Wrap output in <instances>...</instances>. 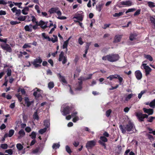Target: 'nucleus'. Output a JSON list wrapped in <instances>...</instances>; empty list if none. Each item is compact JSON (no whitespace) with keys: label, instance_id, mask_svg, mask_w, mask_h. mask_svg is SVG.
Segmentation results:
<instances>
[{"label":"nucleus","instance_id":"f257e3e1","mask_svg":"<svg viewBox=\"0 0 155 155\" xmlns=\"http://www.w3.org/2000/svg\"><path fill=\"white\" fill-rule=\"evenodd\" d=\"M119 127L122 133L124 134L125 133L126 131L128 132L132 131L134 133L137 132V130L135 129L134 125L131 122H129L128 124L126 125L124 128L121 125H120Z\"/></svg>","mask_w":155,"mask_h":155},{"label":"nucleus","instance_id":"f03ea898","mask_svg":"<svg viewBox=\"0 0 155 155\" xmlns=\"http://www.w3.org/2000/svg\"><path fill=\"white\" fill-rule=\"evenodd\" d=\"M48 12L51 14L56 13L58 16L57 18L60 20L65 19L67 17L65 16H61L62 13L59 10V8L57 7L52 8L50 9Z\"/></svg>","mask_w":155,"mask_h":155},{"label":"nucleus","instance_id":"7ed1b4c3","mask_svg":"<svg viewBox=\"0 0 155 155\" xmlns=\"http://www.w3.org/2000/svg\"><path fill=\"white\" fill-rule=\"evenodd\" d=\"M119 58L118 54H112L108 55L102 57V59L104 60H106L110 62H114L117 61Z\"/></svg>","mask_w":155,"mask_h":155},{"label":"nucleus","instance_id":"20e7f679","mask_svg":"<svg viewBox=\"0 0 155 155\" xmlns=\"http://www.w3.org/2000/svg\"><path fill=\"white\" fill-rule=\"evenodd\" d=\"M107 79H109L111 81L114 79H118L120 84H121L122 83L123 81V79L119 75L115 74L114 75H111L107 78Z\"/></svg>","mask_w":155,"mask_h":155},{"label":"nucleus","instance_id":"39448f33","mask_svg":"<svg viewBox=\"0 0 155 155\" xmlns=\"http://www.w3.org/2000/svg\"><path fill=\"white\" fill-rule=\"evenodd\" d=\"M96 140L87 141L85 147L87 150L92 149L96 144Z\"/></svg>","mask_w":155,"mask_h":155},{"label":"nucleus","instance_id":"423d86ee","mask_svg":"<svg viewBox=\"0 0 155 155\" xmlns=\"http://www.w3.org/2000/svg\"><path fill=\"white\" fill-rule=\"evenodd\" d=\"M64 54L63 51H61L59 54L58 58L59 61H62L63 64H65L68 61L67 57L64 56Z\"/></svg>","mask_w":155,"mask_h":155},{"label":"nucleus","instance_id":"0eeeda50","mask_svg":"<svg viewBox=\"0 0 155 155\" xmlns=\"http://www.w3.org/2000/svg\"><path fill=\"white\" fill-rule=\"evenodd\" d=\"M83 13L82 11L78 12L74 14L73 18H76L80 21H82L84 17Z\"/></svg>","mask_w":155,"mask_h":155},{"label":"nucleus","instance_id":"6e6552de","mask_svg":"<svg viewBox=\"0 0 155 155\" xmlns=\"http://www.w3.org/2000/svg\"><path fill=\"white\" fill-rule=\"evenodd\" d=\"M42 61L40 57H38L37 58L34 60L33 64L35 68H37L41 66L40 64Z\"/></svg>","mask_w":155,"mask_h":155},{"label":"nucleus","instance_id":"1a4fd4ad","mask_svg":"<svg viewBox=\"0 0 155 155\" xmlns=\"http://www.w3.org/2000/svg\"><path fill=\"white\" fill-rule=\"evenodd\" d=\"M136 115L140 121H143L144 118H147L148 117V115L147 114H143L140 112L137 113Z\"/></svg>","mask_w":155,"mask_h":155},{"label":"nucleus","instance_id":"9d476101","mask_svg":"<svg viewBox=\"0 0 155 155\" xmlns=\"http://www.w3.org/2000/svg\"><path fill=\"white\" fill-rule=\"evenodd\" d=\"M142 66L145 70L146 75L147 76L149 75L150 72L151 71V69L147 65V64L145 63L143 64Z\"/></svg>","mask_w":155,"mask_h":155},{"label":"nucleus","instance_id":"9b49d317","mask_svg":"<svg viewBox=\"0 0 155 155\" xmlns=\"http://www.w3.org/2000/svg\"><path fill=\"white\" fill-rule=\"evenodd\" d=\"M120 3L121 5L126 6H130L133 5L132 1L130 0L122 1L120 2Z\"/></svg>","mask_w":155,"mask_h":155},{"label":"nucleus","instance_id":"f8f14e48","mask_svg":"<svg viewBox=\"0 0 155 155\" xmlns=\"http://www.w3.org/2000/svg\"><path fill=\"white\" fill-rule=\"evenodd\" d=\"M2 48L4 50H6L7 51L11 52L12 51V49L10 45L7 44H5L1 46Z\"/></svg>","mask_w":155,"mask_h":155},{"label":"nucleus","instance_id":"ddd939ff","mask_svg":"<svg viewBox=\"0 0 155 155\" xmlns=\"http://www.w3.org/2000/svg\"><path fill=\"white\" fill-rule=\"evenodd\" d=\"M48 23V22H44V21L41 20L39 22L38 25L41 26V28L43 29H45L48 27L47 25Z\"/></svg>","mask_w":155,"mask_h":155},{"label":"nucleus","instance_id":"4468645a","mask_svg":"<svg viewBox=\"0 0 155 155\" xmlns=\"http://www.w3.org/2000/svg\"><path fill=\"white\" fill-rule=\"evenodd\" d=\"M135 75L138 80H140L142 77V74L140 70H137L135 72Z\"/></svg>","mask_w":155,"mask_h":155},{"label":"nucleus","instance_id":"2eb2a0df","mask_svg":"<svg viewBox=\"0 0 155 155\" xmlns=\"http://www.w3.org/2000/svg\"><path fill=\"white\" fill-rule=\"evenodd\" d=\"M143 110L145 113L148 114L149 115H152L153 113V109H147L143 108Z\"/></svg>","mask_w":155,"mask_h":155},{"label":"nucleus","instance_id":"dca6fc26","mask_svg":"<svg viewBox=\"0 0 155 155\" xmlns=\"http://www.w3.org/2000/svg\"><path fill=\"white\" fill-rule=\"evenodd\" d=\"M70 109L69 107L67 106L65 107L63 110V115H66L69 114L70 113Z\"/></svg>","mask_w":155,"mask_h":155},{"label":"nucleus","instance_id":"f3484780","mask_svg":"<svg viewBox=\"0 0 155 155\" xmlns=\"http://www.w3.org/2000/svg\"><path fill=\"white\" fill-rule=\"evenodd\" d=\"M58 76L59 78L60 81L65 84L67 83V81L65 80L64 76L61 75L60 73H59L58 74Z\"/></svg>","mask_w":155,"mask_h":155},{"label":"nucleus","instance_id":"a211bd4d","mask_svg":"<svg viewBox=\"0 0 155 155\" xmlns=\"http://www.w3.org/2000/svg\"><path fill=\"white\" fill-rule=\"evenodd\" d=\"M18 134V139H20L25 135V133L24 130L21 129L19 131Z\"/></svg>","mask_w":155,"mask_h":155},{"label":"nucleus","instance_id":"6ab92c4d","mask_svg":"<svg viewBox=\"0 0 155 155\" xmlns=\"http://www.w3.org/2000/svg\"><path fill=\"white\" fill-rule=\"evenodd\" d=\"M122 38L121 35H116L114 38L113 42L114 43H117L120 42Z\"/></svg>","mask_w":155,"mask_h":155},{"label":"nucleus","instance_id":"aec40b11","mask_svg":"<svg viewBox=\"0 0 155 155\" xmlns=\"http://www.w3.org/2000/svg\"><path fill=\"white\" fill-rule=\"evenodd\" d=\"M137 36V35L135 33L131 34L129 37L130 40L131 41L136 40Z\"/></svg>","mask_w":155,"mask_h":155},{"label":"nucleus","instance_id":"412c9836","mask_svg":"<svg viewBox=\"0 0 155 155\" xmlns=\"http://www.w3.org/2000/svg\"><path fill=\"white\" fill-rule=\"evenodd\" d=\"M25 30L28 31H31L32 30V25L31 24H30L29 25H26L25 27Z\"/></svg>","mask_w":155,"mask_h":155},{"label":"nucleus","instance_id":"4be33fe9","mask_svg":"<svg viewBox=\"0 0 155 155\" xmlns=\"http://www.w3.org/2000/svg\"><path fill=\"white\" fill-rule=\"evenodd\" d=\"M29 8L28 7H25L22 10V13L24 15H26L28 14Z\"/></svg>","mask_w":155,"mask_h":155},{"label":"nucleus","instance_id":"5701e85b","mask_svg":"<svg viewBox=\"0 0 155 155\" xmlns=\"http://www.w3.org/2000/svg\"><path fill=\"white\" fill-rule=\"evenodd\" d=\"M14 130H11L9 131L8 134H6L5 135V137H11L14 134Z\"/></svg>","mask_w":155,"mask_h":155},{"label":"nucleus","instance_id":"b1692460","mask_svg":"<svg viewBox=\"0 0 155 155\" xmlns=\"http://www.w3.org/2000/svg\"><path fill=\"white\" fill-rule=\"evenodd\" d=\"M27 18H29V16L27 15L25 16L21 15L17 19L20 21H24Z\"/></svg>","mask_w":155,"mask_h":155},{"label":"nucleus","instance_id":"393cba45","mask_svg":"<svg viewBox=\"0 0 155 155\" xmlns=\"http://www.w3.org/2000/svg\"><path fill=\"white\" fill-rule=\"evenodd\" d=\"M133 95H134V94H129L125 98V99L124 100V102H125V103L126 102L129 100L132 97H133Z\"/></svg>","mask_w":155,"mask_h":155},{"label":"nucleus","instance_id":"a878e982","mask_svg":"<svg viewBox=\"0 0 155 155\" xmlns=\"http://www.w3.org/2000/svg\"><path fill=\"white\" fill-rule=\"evenodd\" d=\"M103 5V4H99L97 5L96 6V10L99 12H100L101 11Z\"/></svg>","mask_w":155,"mask_h":155},{"label":"nucleus","instance_id":"bb28decb","mask_svg":"<svg viewBox=\"0 0 155 155\" xmlns=\"http://www.w3.org/2000/svg\"><path fill=\"white\" fill-rule=\"evenodd\" d=\"M31 43H25L22 47L23 48H27L31 47Z\"/></svg>","mask_w":155,"mask_h":155},{"label":"nucleus","instance_id":"cd10ccee","mask_svg":"<svg viewBox=\"0 0 155 155\" xmlns=\"http://www.w3.org/2000/svg\"><path fill=\"white\" fill-rule=\"evenodd\" d=\"M144 57L150 61H152L153 60L152 57L150 55L145 54L144 55Z\"/></svg>","mask_w":155,"mask_h":155},{"label":"nucleus","instance_id":"c85d7f7f","mask_svg":"<svg viewBox=\"0 0 155 155\" xmlns=\"http://www.w3.org/2000/svg\"><path fill=\"white\" fill-rule=\"evenodd\" d=\"M35 89H37V91H35L34 92L33 95L35 96L36 97L37 96H38L39 94V91H40V93H41V92H42V91L40 90L39 89H38L37 88H35Z\"/></svg>","mask_w":155,"mask_h":155},{"label":"nucleus","instance_id":"c756f323","mask_svg":"<svg viewBox=\"0 0 155 155\" xmlns=\"http://www.w3.org/2000/svg\"><path fill=\"white\" fill-rule=\"evenodd\" d=\"M53 36L54 38H52L51 39L50 38V40L53 43H54L58 41V37L56 35H53Z\"/></svg>","mask_w":155,"mask_h":155},{"label":"nucleus","instance_id":"7c9ffc66","mask_svg":"<svg viewBox=\"0 0 155 155\" xmlns=\"http://www.w3.org/2000/svg\"><path fill=\"white\" fill-rule=\"evenodd\" d=\"M12 3V2L11 1H8V2H6L5 0H0V4L6 5L8 4H10V3Z\"/></svg>","mask_w":155,"mask_h":155},{"label":"nucleus","instance_id":"2f4dec72","mask_svg":"<svg viewBox=\"0 0 155 155\" xmlns=\"http://www.w3.org/2000/svg\"><path fill=\"white\" fill-rule=\"evenodd\" d=\"M16 147L19 151H20L22 150L23 147L21 143H18L16 144Z\"/></svg>","mask_w":155,"mask_h":155},{"label":"nucleus","instance_id":"473e14b6","mask_svg":"<svg viewBox=\"0 0 155 155\" xmlns=\"http://www.w3.org/2000/svg\"><path fill=\"white\" fill-rule=\"evenodd\" d=\"M150 20L151 22L153 24L154 27L155 28V16H151L150 18Z\"/></svg>","mask_w":155,"mask_h":155},{"label":"nucleus","instance_id":"72a5a7b5","mask_svg":"<svg viewBox=\"0 0 155 155\" xmlns=\"http://www.w3.org/2000/svg\"><path fill=\"white\" fill-rule=\"evenodd\" d=\"M60 146V144L59 143H54L52 147L53 149H56L57 148H58Z\"/></svg>","mask_w":155,"mask_h":155},{"label":"nucleus","instance_id":"f704fd0d","mask_svg":"<svg viewBox=\"0 0 155 155\" xmlns=\"http://www.w3.org/2000/svg\"><path fill=\"white\" fill-rule=\"evenodd\" d=\"M44 125L47 128L48 127L50 126L49 121L48 120H45L44 122Z\"/></svg>","mask_w":155,"mask_h":155},{"label":"nucleus","instance_id":"c9c22d12","mask_svg":"<svg viewBox=\"0 0 155 155\" xmlns=\"http://www.w3.org/2000/svg\"><path fill=\"white\" fill-rule=\"evenodd\" d=\"M148 6L150 8H153L155 7L154 3L152 2H147Z\"/></svg>","mask_w":155,"mask_h":155},{"label":"nucleus","instance_id":"e433bc0d","mask_svg":"<svg viewBox=\"0 0 155 155\" xmlns=\"http://www.w3.org/2000/svg\"><path fill=\"white\" fill-rule=\"evenodd\" d=\"M48 88L51 89L53 88L54 86V84L53 82H50L48 84Z\"/></svg>","mask_w":155,"mask_h":155},{"label":"nucleus","instance_id":"4c0bfd02","mask_svg":"<svg viewBox=\"0 0 155 155\" xmlns=\"http://www.w3.org/2000/svg\"><path fill=\"white\" fill-rule=\"evenodd\" d=\"M42 37L45 39H47L48 41H50V37L47 35H46V34L45 33H42Z\"/></svg>","mask_w":155,"mask_h":155},{"label":"nucleus","instance_id":"58836bf2","mask_svg":"<svg viewBox=\"0 0 155 155\" xmlns=\"http://www.w3.org/2000/svg\"><path fill=\"white\" fill-rule=\"evenodd\" d=\"M30 136L32 139H35L36 137V133L34 131L32 132L30 135Z\"/></svg>","mask_w":155,"mask_h":155},{"label":"nucleus","instance_id":"ea45409f","mask_svg":"<svg viewBox=\"0 0 155 155\" xmlns=\"http://www.w3.org/2000/svg\"><path fill=\"white\" fill-rule=\"evenodd\" d=\"M150 106L153 108L155 107V99L153 100L149 104Z\"/></svg>","mask_w":155,"mask_h":155},{"label":"nucleus","instance_id":"a19ab883","mask_svg":"<svg viewBox=\"0 0 155 155\" xmlns=\"http://www.w3.org/2000/svg\"><path fill=\"white\" fill-rule=\"evenodd\" d=\"M124 12H121L119 13H115L113 15V16L115 17H119L123 15Z\"/></svg>","mask_w":155,"mask_h":155},{"label":"nucleus","instance_id":"79ce46f5","mask_svg":"<svg viewBox=\"0 0 155 155\" xmlns=\"http://www.w3.org/2000/svg\"><path fill=\"white\" fill-rule=\"evenodd\" d=\"M33 118L34 119L37 120L39 119V117L38 115L37 112H36L34 113L33 115Z\"/></svg>","mask_w":155,"mask_h":155},{"label":"nucleus","instance_id":"37998d69","mask_svg":"<svg viewBox=\"0 0 155 155\" xmlns=\"http://www.w3.org/2000/svg\"><path fill=\"white\" fill-rule=\"evenodd\" d=\"M100 140L102 142H106L107 141V139L104 136H101L100 137Z\"/></svg>","mask_w":155,"mask_h":155},{"label":"nucleus","instance_id":"c03bdc74","mask_svg":"<svg viewBox=\"0 0 155 155\" xmlns=\"http://www.w3.org/2000/svg\"><path fill=\"white\" fill-rule=\"evenodd\" d=\"M47 130V128L45 127L43 129H41L39 131V133L41 134H42L45 133Z\"/></svg>","mask_w":155,"mask_h":155},{"label":"nucleus","instance_id":"a18cd8bd","mask_svg":"<svg viewBox=\"0 0 155 155\" xmlns=\"http://www.w3.org/2000/svg\"><path fill=\"white\" fill-rule=\"evenodd\" d=\"M13 151L12 149H9L5 150V152L9 154L12 155L13 154Z\"/></svg>","mask_w":155,"mask_h":155},{"label":"nucleus","instance_id":"49530a36","mask_svg":"<svg viewBox=\"0 0 155 155\" xmlns=\"http://www.w3.org/2000/svg\"><path fill=\"white\" fill-rule=\"evenodd\" d=\"M155 117H154L150 116L148 118L147 121L149 122H151L153 121V120L155 119Z\"/></svg>","mask_w":155,"mask_h":155},{"label":"nucleus","instance_id":"de8ad7c7","mask_svg":"<svg viewBox=\"0 0 155 155\" xmlns=\"http://www.w3.org/2000/svg\"><path fill=\"white\" fill-rule=\"evenodd\" d=\"M1 147L3 149H6L8 148V146L6 144H3L1 145Z\"/></svg>","mask_w":155,"mask_h":155},{"label":"nucleus","instance_id":"09e8293b","mask_svg":"<svg viewBox=\"0 0 155 155\" xmlns=\"http://www.w3.org/2000/svg\"><path fill=\"white\" fill-rule=\"evenodd\" d=\"M65 148L66 151L68 153H70L71 152V151L69 146L68 145L66 146Z\"/></svg>","mask_w":155,"mask_h":155},{"label":"nucleus","instance_id":"8fccbe9b","mask_svg":"<svg viewBox=\"0 0 155 155\" xmlns=\"http://www.w3.org/2000/svg\"><path fill=\"white\" fill-rule=\"evenodd\" d=\"M13 3L15 5L18 6L19 8H22V7H21V5H22V3L21 2H13Z\"/></svg>","mask_w":155,"mask_h":155},{"label":"nucleus","instance_id":"3c124183","mask_svg":"<svg viewBox=\"0 0 155 155\" xmlns=\"http://www.w3.org/2000/svg\"><path fill=\"white\" fill-rule=\"evenodd\" d=\"M35 8L37 10L38 13L40 14L41 13L39 9V7L38 5H36L35 6Z\"/></svg>","mask_w":155,"mask_h":155},{"label":"nucleus","instance_id":"603ef678","mask_svg":"<svg viewBox=\"0 0 155 155\" xmlns=\"http://www.w3.org/2000/svg\"><path fill=\"white\" fill-rule=\"evenodd\" d=\"M7 74L8 76H10L11 75L12 71L9 68L8 69L7 71Z\"/></svg>","mask_w":155,"mask_h":155},{"label":"nucleus","instance_id":"864d4df0","mask_svg":"<svg viewBox=\"0 0 155 155\" xmlns=\"http://www.w3.org/2000/svg\"><path fill=\"white\" fill-rule=\"evenodd\" d=\"M111 112V110L110 109L107 110L106 112V115L107 117H109Z\"/></svg>","mask_w":155,"mask_h":155},{"label":"nucleus","instance_id":"5fc2aeb1","mask_svg":"<svg viewBox=\"0 0 155 155\" xmlns=\"http://www.w3.org/2000/svg\"><path fill=\"white\" fill-rule=\"evenodd\" d=\"M135 10L136 9L134 8H129L128 9V10L126 12V13L127 14L130 12H134Z\"/></svg>","mask_w":155,"mask_h":155},{"label":"nucleus","instance_id":"6e6d98bb","mask_svg":"<svg viewBox=\"0 0 155 155\" xmlns=\"http://www.w3.org/2000/svg\"><path fill=\"white\" fill-rule=\"evenodd\" d=\"M31 20L33 22H35L37 24H38V22L36 21V19L35 17L32 16L31 17Z\"/></svg>","mask_w":155,"mask_h":155},{"label":"nucleus","instance_id":"4d7b16f0","mask_svg":"<svg viewBox=\"0 0 155 155\" xmlns=\"http://www.w3.org/2000/svg\"><path fill=\"white\" fill-rule=\"evenodd\" d=\"M79 119L78 117L77 116H75L74 117L72 121L74 122L75 123L76 122V121H78L79 120Z\"/></svg>","mask_w":155,"mask_h":155},{"label":"nucleus","instance_id":"13d9d810","mask_svg":"<svg viewBox=\"0 0 155 155\" xmlns=\"http://www.w3.org/2000/svg\"><path fill=\"white\" fill-rule=\"evenodd\" d=\"M20 22H18L16 21H11L10 22V24L12 25H15L17 24L20 23Z\"/></svg>","mask_w":155,"mask_h":155},{"label":"nucleus","instance_id":"bf43d9fd","mask_svg":"<svg viewBox=\"0 0 155 155\" xmlns=\"http://www.w3.org/2000/svg\"><path fill=\"white\" fill-rule=\"evenodd\" d=\"M16 96L18 99L19 101L21 102L22 100V98L21 96L19 94H16Z\"/></svg>","mask_w":155,"mask_h":155},{"label":"nucleus","instance_id":"052dcab7","mask_svg":"<svg viewBox=\"0 0 155 155\" xmlns=\"http://www.w3.org/2000/svg\"><path fill=\"white\" fill-rule=\"evenodd\" d=\"M18 92H19V91H21V93L23 94H24L25 93V91L24 89L19 88L18 89Z\"/></svg>","mask_w":155,"mask_h":155},{"label":"nucleus","instance_id":"680f3d73","mask_svg":"<svg viewBox=\"0 0 155 155\" xmlns=\"http://www.w3.org/2000/svg\"><path fill=\"white\" fill-rule=\"evenodd\" d=\"M98 142L99 143L104 147L105 149L106 148V144L104 143L101 141V140H99Z\"/></svg>","mask_w":155,"mask_h":155},{"label":"nucleus","instance_id":"e2e57ef3","mask_svg":"<svg viewBox=\"0 0 155 155\" xmlns=\"http://www.w3.org/2000/svg\"><path fill=\"white\" fill-rule=\"evenodd\" d=\"M16 15L19 16L21 13V10L20 9H17L15 12Z\"/></svg>","mask_w":155,"mask_h":155},{"label":"nucleus","instance_id":"0e129e2a","mask_svg":"<svg viewBox=\"0 0 155 155\" xmlns=\"http://www.w3.org/2000/svg\"><path fill=\"white\" fill-rule=\"evenodd\" d=\"M78 42L79 44L81 45H82L84 43L82 41V38L81 37L79 38L78 39Z\"/></svg>","mask_w":155,"mask_h":155},{"label":"nucleus","instance_id":"69168bd1","mask_svg":"<svg viewBox=\"0 0 155 155\" xmlns=\"http://www.w3.org/2000/svg\"><path fill=\"white\" fill-rule=\"evenodd\" d=\"M39 152V148H37L35 150H34L32 151V153H33L35 154Z\"/></svg>","mask_w":155,"mask_h":155},{"label":"nucleus","instance_id":"338daca9","mask_svg":"<svg viewBox=\"0 0 155 155\" xmlns=\"http://www.w3.org/2000/svg\"><path fill=\"white\" fill-rule=\"evenodd\" d=\"M68 44L66 43V42H64L63 45V48L64 49L65 48H67Z\"/></svg>","mask_w":155,"mask_h":155},{"label":"nucleus","instance_id":"774afa93","mask_svg":"<svg viewBox=\"0 0 155 155\" xmlns=\"http://www.w3.org/2000/svg\"><path fill=\"white\" fill-rule=\"evenodd\" d=\"M25 131L27 132H29L31 130V129L30 127H27L25 128Z\"/></svg>","mask_w":155,"mask_h":155}]
</instances>
